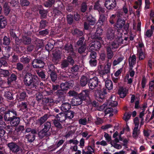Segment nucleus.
Returning <instances> with one entry per match:
<instances>
[{
  "mask_svg": "<svg viewBox=\"0 0 154 154\" xmlns=\"http://www.w3.org/2000/svg\"><path fill=\"white\" fill-rule=\"evenodd\" d=\"M24 84L34 90L38 89L40 81L38 76L31 72H27L23 77Z\"/></svg>",
  "mask_w": 154,
  "mask_h": 154,
  "instance_id": "obj_1",
  "label": "nucleus"
},
{
  "mask_svg": "<svg viewBox=\"0 0 154 154\" xmlns=\"http://www.w3.org/2000/svg\"><path fill=\"white\" fill-rule=\"evenodd\" d=\"M11 112L8 117L4 120L6 122H9L13 126H16L19 125L20 121V119L17 117V113L15 109Z\"/></svg>",
  "mask_w": 154,
  "mask_h": 154,
  "instance_id": "obj_2",
  "label": "nucleus"
},
{
  "mask_svg": "<svg viewBox=\"0 0 154 154\" xmlns=\"http://www.w3.org/2000/svg\"><path fill=\"white\" fill-rule=\"evenodd\" d=\"M22 143H17L15 142H11L7 144V146L10 150L16 154H23V149Z\"/></svg>",
  "mask_w": 154,
  "mask_h": 154,
  "instance_id": "obj_3",
  "label": "nucleus"
},
{
  "mask_svg": "<svg viewBox=\"0 0 154 154\" xmlns=\"http://www.w3.org/2000/svg\"><path fill=\"white\" fill-rule=\"evenodd\" d=\"M129 23H125V21L124 19L119 18H118L114 26V28L118 31L123 28L126 32L129 31Z\"/></svg>",
  "mask_w": 154,
  "mask_h": 154,
  "instance_id": "obj_4",
  "label": "nucleus"
},
{
  "mask_svg": "<svg viewBox=\"0 0 154 154\" xmlns=\"http://www.w3.org/2000/svg\"><path fill=\"white\" fill-rule=\"evenodd\" d=\"M89 91L87 90L83 91L81 93L79 94L75 98V102L76 103V105H81L83 101L85 100L87 98H88Z\"/></svg>",
  "mask_w": 154,
  "mask_h": 154,
  "instance_id": "obj_5",
  "label": "nucleus"
},
{
  "mask_svg": "<svg viewBox=\"0 0 154 154\" xmlns=\"http://www.w3.org/2000/svg\"><path fill=\"white\" fill-rule=\"evenodd\" d=\"M96 20L92 15H90L86 17V21L84 23V29L88 30L91 28V26L94 25L96 23Z\"/></svg>",
  "mask_w": 154,
  "mask_h": 154,
  "instance_id": "obj_6",
  "label": "nucleus"
},
{
  "mask_svg": "<svg viewBox=\"0 0 154 154\" xmlns=\"http://www.w3.org/2000/svg\"><path fill=\"white\" fill-rule=\"evenodd\" d=\"M14 109H8L5 107L3 103L2 104H0V113L1 114L4 115V119L5 120L6 117H8L11 112H13Z\"/></svg>",
  "mask_w": 154,
  "mask_h": 154,
  "instance_id": "obj_7",
  "label": "nucleus"
},
{
  "mask_svg": "<svg viewBox=\"0 0 154 154\" xmlns=\"http://www.w3.org/2000/svg\"><path fill=\"white\" fill-rule=\"evenodd\" d=\"M139 119L138 117H136L134 119V123L135 126L133 130L132 136L134 138H136L138 137L139 134L140 133V129H138L139 122Z\"/></svg>",
  "mask_w": 154,
  "mask_h": 154,
  "instance_id": "obj_8",
  "label": "nucleus"
},
{
  "mask_svg": "<svg viewBox=\"0 0 154 154\" xmlns=\"http://www.w3.org/2000/svg\"><path fill=\"white\" fill-rule=\"evenodd\" d=\"M34 68H43L45 65V63L41 59L36 58L34 59L32 63Z\"/></svg>",
  "mask_w": 154,
  "mask_h": 154,
  "instance_id": "obj_9",
  "label": "nucleus"
},
{
  "mask_svg": "<svg viewBox=\"0 0 154 154\" xmlns=\"http://www.w3.org/2000/svg\"><path fill=\"white\" fill-rule=\"evenodd\" d=\"M106 89L103 88L102 91H98L96 96L97 100L100 102H102L105 100L106 95L107 94Z\"/></svg>",
  "mask_w": 154,
  "mask_h": 154,
  "instance_id": "obj_10",
  "label": "nucleus"
},
{
  "mask_svg": "<svg viewBox=\"0 0 154 154\" xmlns=\"http://www.w3.org/2000/svg\"><path fill=\"white\" fill-rule=\"evenodd\" d=\"M37 132L35 129H32V130L29 134L25 135V137L27 139V141L29 143H31L35 140L36 135Z\"/></svg>",
  "mask_w": 154,
  "mask_h": 154,
  "instance_id": "obj_11",
  "label": "nucleus"
},
{
  "mask_svg": "<svg viewBox=\"0 0 154 154\" xmlns=\"http://www.w3.org/2000/svg\"><path fill=\"white\" fill-rule=\"evenodd\" d=\"M104 5L108 10H113L116 6V0H106Z\"/></svg>",
  "mask_w": 154,
  "mask_h": 154,
  "instance_id": "obj_12",
  "label": "nucleus"
},
{
  "mask_svg": "<svg viewBox=\"0 0 154 154\" xmlns=\"http://www.w3.org/2000/svg\"><path fill=\"white\" fill-rule=\"evenodd\" d=\"M98 84V79L97 77H94L89 79L88 85L89 88L91 90L95 88L97 86Z\"/></svg>",
  "mask_w": 154,
  "mask_h": 154,
  "instance_id": "obj_13",
  "label": "nucleus"
},
{
  "mask_svg": "<svg viewBox=\"0 0 154 154\" xmlns=\"http://www.w3.org/2000/svg\"><path fill=\"white\" fill-rule=\"evenodd\" d=\"M101 41L96 40L92 42L90 46L89 50L92 51H97L101 47Z\"/></svg>",
  "mask_w": 154,
  "mask_h": 154,
  "instance_id": "obj_14",
  "label": "nucleus"
},
{
  "mask_svg": "<svg viewBox=\"0 0 154 154\" xmlns=\"http://www.w3.org/2000/svg\"><path fill=\"white\" fill-rule=\"evenodd\" d=\"M107 18V15L104 14H100L99 19L97 23H99L98 25L100 26L103 25L106 21Z\"/></svg>",
  "mask_w": 154,
  "mask_h": 154,
  "instance_id": "obj_15",
  "label": "nucleus"
},
{
  "mask_svg": "<svg viewBox=\"0 0 154 154\" xmlns=\"http://www.w3.org/2000/svg\"><path fill=\"white\" fill-rule=\"evenodd\" d=\"M106 39L109 41L113 40L115 37V32L113 30L110 29L108 30L106 35Z\"/></svg>",
  "mask_w": 154,
  "mask_h": 154,
  "instance_id": "obj_16",
  "label": "nucleus"
},
{
  "mask_svg": "<svg viewBox=\"0 0 154 154\" xmlns=\"http://www.w3.org/2000/svg\"><path fill=\"white\" fill-rule=\"evenodd\" d=\"M71 108V104L68 102H66L62 104L60 106V109L62 111L64 112L69 111Z\"/></svg>",
  "mask_w": 154,
  "mask_h": 154,
  "instance_id": "obj_17",
  "label": "nucleus"
},
{
  "mask_svg": "<svg viewBox=\"0 0 154 154\" xmlns=\"http://www.w3.org/2000/svg\"><path fill=\"white\" fill-rule=\"evenodd\" d=\"M110 46H107L106 48L107 57L109 60H111L114 55L113 52Z\"/></svg>",
  "mask_w": 154,
  "mask_h": 154,
  "instance_id": "obj_18",
  "label": "nucleus"
},
{
  "mask_svg": "<svg viewBox=\"0 0 154 154\" xmlns=\"http://www.w3.org/2000/svg\"><path fill=\"white\" fill-rule=\"evenodd\" d=\"M10 76L7 78V83L8 85H11L12 83L15 82L17 79V75L14 73L10 74Z\"/></svg>",
  "mask_w": 154,
  "mask_h": 154,
  "instance_id": "obj_19",
  "label": "nucleus"
},
{
  "mask_svg": "<svg viewBox=\"0 0 154 154\" xmlns=\"http://www.w3.org/2000/svg\"><path fill=\"white\" fill-rule=\"evenodd\" d=\"M128 91L126 88L121 87L118 90V93L121 98H123L126 96Z\"/></svg>",
  "mask_w": 154,
  "mask_h": 154,
  "instance_id": "obj_20",
  "label": "nucleus"
},
{
  "mask_svg": "<svg viewBox=\"0 0 154 154\" xmlns=\"http://www.w3.org/2000/svg\"><path fill=\"white\" fill-rule=\"evenodd\" d=\"M11 58L10 59V62L12 63L17 62L19 60V56H21L22 55H19L17 53H11Z\"/></svg>",
  "mask_w": 154,
  "mask_h": 154,
  "instance_id": "obj_21",
  "label": "nucleus"
},
{
  "mask_svg": "<svg viewBox=\"0 0 154 154\" xmlns=\"http://www.w3.org/2000/svg\"><path fill=\"white\" fill-rule=\"evenodd\" d=\"M7 24V19L4 16L1 15L0 16V28L3 29Z\"/></svg>",
  "mask_w": 154,
  "mask_h": 154,
  "instance_id": "obj_22",
  "label": "nucleus"
},
{
  "mask_svg": "<svg viewBox=\"0 0 154 154\" xmlns=\"http://www.w3.org/2000/svg\"><path fill=\"white\" fill-rule=\"evenodd\" d=\"M56 118L60 122H63L67 119L65 113L60 112L56 115Z\"/></svg>",
  "mask_w": 154,
  "mask_h": 154,
  "instance_id": "obj_23",
  "label": "nucleus"
},
{
  "mask_svg": "<svg viewBox=\"0 0 154 154\" xmlns=\"http://www.w3.org/2000/svg\"><path fill=\"white\" fill-rule=\"evenodd\" d=\"M89 81L88 78L85 76H83L80 79V84L82 87H84L88 83Z\"/></svg>",
  "mask_w": 154,
  "mask_h": 154,
  "instance_id": "obj_24",
  "label": "nucleus"
},
{
  "mask_svg": "<svg viewBox=\"0 0 154 154\" xmlns=\"http://www.w3.org/2000/svg\"><path fill=\"white\" fill-rule=\"evenodd\" d=\"M71 32L73 35L77 37L82 36L83 34V32L77 28L75 29Z\"/></svg>",
  "mask_w": 154,
  "mask_h": 154,
  "instance_id": "obj_25",
  "label": "nucleus"
},
{
  "mask_svg": "<svg viewBox=\"0 0 154 154\" xmlns=\"http://www.w3.org/2000/svg\"><path fill=\"white\" fill-rule=\"evenodd\" d=\"M27 96L25 91H23L18 94L17 98L19 101H22L27 99Z\"/></svg>",
  "mask_w": 154,
  "mask_h": 154,
  "instance_id": "obj_26",
  "label": "nucleus"
},
{
  "mask_svg": "<svg viewBox=\"0 0 154 154\" xmlns=\"http://www.w3.org/2000/svg\"><path fill=\"white\" fill-rule=\"evenodd\" d=\"M61 58V56L60 53L58 52L57 51L54 52L53 54L52 59L53 61L54 62L56 63V64H57Z\"/></svg>",
  "mask_w": 154,
  "mask_h": 154,
  "instance_id": "obj_27",
  "label": "nucleus"
},
{
  "mask_svg": "<svg viewBox=\"0 0 154 154\" xmlns=\"http://www.w3.org/2000/svg\"><path fill=\"white\" fill-rule=\"evenodd\" d=\"M4 12L5 15L7 16L9 14L11 11V9L7 2H5L3 6Z\"/></svg>",
  "mask_w": 154,
  "mask_h": 154,
  "instance_id": "obj_28",
  "label": "nucleus"
},
{
  "mask_svg": "<svg viewBox=\"0 0 154 154\" xmlns=\"http://www.w3.org/2000/svg\"><path fill=\"white\" fill-rule=\"evenodd\" d=\"M49 118V115L48 114H45L43 116L41 117L38 119V123L41 125L45 123V122Z\"/></svg>",
  "mask_w": 154,
  "mask_h": 154,
  "instance_id": "obj_29",
  "label": "nucleus"
},
{
  "mask_svg": "<svg viewBox=\"0 0 154 154\" xmlns=\"http://www.w3.org/2000/svg\"><path fill=\"white\" fill-rule=\"evenodd\" d=\"M24 130V126L23 125H20L16 127L14 131V134L15 135H20L22 131Z\"/></svg>",
  "mask_w": 154,
  "mask_h": 154,
  "instance_id": "obj_30",
  "label": "nucleus"
},
{
  "mask_svg": "<svg viewBox=\"0 0 154 154\" xmlns=\"http://www.w3.org/2000/svg\"><path fill=\"white\" fill-rule=\"evenodd\" d=\"M105 86L108 90L112 89L113 85L112 82L109 79L106 80L105 81Z\"/></svg>",
  "mask_w": 154,
  "mask_h": 154,
  "instance_id": "obj_31",
  "label": "nucleus"
},
{
  "mask_svg": "<svg viewBox=\"0 0 154 154\" xmlns=\"http://www.w3.org/2000/svg\"><path fill=\"white\" fill-rule=\"evenodd\" d=\"M10 71L9 70L1 69L0 74L3 77L7 78L9 77L10 75Z\"/></svg>",
  "mask_w": 154,
  "mask_h": 154,
  "instance_id": "obj_32",
  "label": "nucleus"
},
{
  "mask_svg": "<svg viewBox=\"0 0 154 154\" xmlns=\"http://www.w3.org/2000/svg\"><path fill=\"white\" fill-rule=\"evenodd\" d=\"M56 0H47L44 3V5L46 8L52 7L55 3Z\"/></svg>",
  "mask_w": 154,
  "mask_h": 154,
  "instance_id": "obj_33",
  "label": "nucleus"
},
{
  "mask_svg": "<svg viewBox=\"0 0 154 154\" xmlns=\"http://www.w3.org/2000/svg\"><path fill=\"white\" fill-rule=\"evenodd\" d=\"M4 97L8 100H14V98L12 96V94L10 91H5L3 95Z\"/></svg>",
  "mask_w": 154,
  "mask_h": 154,
  "instance_id": "obj_34",
  "label": "nucleus"
},
{
  "mask_svg": "<svg viewBox=\"0 0 154 154\" xmlns=\"http://www.w3.org/2000/svg\"><path fill=\"white\" fill-rule=\"evenodd\" d=\"M9 64L7 61L3 57L0 58V68L2 67H8Z\"/></svg>",
  "mask_w": 154,
  "mask_h": 154,
  "instance_id": "obj_35",
  "label": "nucleus"
},
{
  "mask_svg": "<svg viewBox=\"0 0 154 154\" xmlns=\"http://www.w3.org/2000/svg\"><path fill=\"white\" fill-rule=\"evenodd\" d=\"M48 73L50 76L51 81L53 82H56L57 79V74L56 71Z\"/></svg>",
  "mask_w": 154,
  "mask_h": 154,
  "instance_id": "obj_36",
  "label": "nucleus"
},
{
  "mask_svg": "<svg viewBox=\"0 0 154 154\" xmlns=\"http://www.w3.org/2000/svg\"><path fill=\"white\" fill-rule=\"evenodd\" d=\"M39 13L40 14V18L41 19H45L47 17V11L44 9H40L39 10Z\"/></svg>",
  "mask_w": 154,
  "mask_h": 154,
  "instance_id": "obj_37",
  "label": "nucleus"
},
{
  "mask_svg": "<svg viewBox=\"0 0 154 154\" xmlns=\"http://www.w3.org/2000/svg\"><path fill=\"white\" fill-rule=\"evenodd\" d=\"M31 57L28 56H23L20 59V61L21 62L24 64H28L29 63Z\"/></svg>",
  "mask_w": 154,
  "mask_h": 154,
  "instance_id": "obj_38",
  "label": "nucleus"
},
{
  "mask_svg": "<svg viewBox=\"0 0 154 154\" xmlns=\"http://www.w3.org/2000/svg\"><path fill=\"white\" fill-rule=\"evenodd\" d=\"M108 46H110L112 50L117 48L119 46V42L115 40L110 42Z\"/></svg>",
  "mask_w": 154,
  "mask_h": 154,
  "instance_id": "obj_39",
  "label": "nucleus"
},
{
  "mask_svg": "<svg viewBox=\"0 0 154 154\" xmlns=\"http://www.w3.org/2000/svg\"><path fill=\"white\" fill-rule=\"evenodd\" d=\"M65 114L67 119H72L74 116V112L73 111L70 110L67 112H64Z\"/></svg>",
  "mask_w": 154,
  "mask_h": 154,
  "instance_id": "obj_40",
  "label": "nucleus"
},
{
  "mask_svg": "<svg viewBox=\"0 0 154 154\" xmlns=\"http://www.w3.org/2000/svg\"><path fill=\"white\" fill-rule=\"evenodd\" d=\"M21 48L22 47L20 46L19 45H15L13 48V49L15 52H13V53H17L19 55H22V52L20 50V48Z\"/></svg>",
  "mask_w": 154,
  "mask_h": 154,
  "instance_id": "obj_41",
  "label": "nucleus"
},
{
  "mask_svg": "<svg viewBox=\"0 0 154 154\" xmlns=\"http://www.w3.org/2000/svg\"><path fill=\"white\" fill-rule=\"evenodd\" d=\"M51 124L49 122H47L44 123V127L42 130L45 132H48L51 128Z\"/></svg>",
  "mask_w": 154,
  "mask_h": 154,
  "instance_id": "obj_42",
  "label": "nucleus"
},
{
  "mask_svg": "<svg viewBox=\"0 0 154 154\" xmlns=\"http://www.w3.org/2000/svg\"><path fill=\"white\" fill-rule=\"evenodd\" d=\"M110 69L109 67H107L105 66L104 69L100 71L99 73L101 75H102V77L104 79V76L106 74L109 73L110 72Z\"/></svg>",
  "mask_w": 154,
  "mask_h": 154,
  "instance_id": "obj_43",
  "label": "nucleus"
},
{
  "mask_svg": "<svg viewBox=\"0 0 154 154\" xmlns=\"http://www.w3.org/2000/svg\"><path fill=\"white\" fill-rule=\"evenodd\" d=\"M48 22L46 20L42 19L40 22V25L39 27V29H45L47 26Z\"/></svg>",
  "mask_w": 154,
  "mask_h": 154,
  "instance_id": "obj_44",
  "label": "nucleus"
},
{
  "mask_svg": "<svg viewBox=\"0 0 154 154\" xmlns=\"http://www.w3.org/2000/svg\"><path fill=\"white\" fill-rule=\"evenodd\" d=\"M48 73L56 71L55 70L57 68L52 63L50 62L48 63Z\"/></svg>",
  "mask_w": 154,
  "mask_h": 154,
  "instance_id": "obj_45",
  "label": "nucleus"
},
{
  "mask_svg": "<svg viewBox=\"0 0 154 154\" xmlns=\"http://www.w3.org/2000/svg\"><path fill=\"white\" fill-rule=\"evenodd\" d=\"M60 122L58 120H57L56 119L53 120V124L55 127L59 130L63 128L62 125L60 123Z\"/></svg>",
  "mask_w": 154,
  "mask_h": 154,
  "instance_id": "obj_46",
  "label": "nucleus"
},
{
  "mask_svg": "<svg viewBox=\"0 0 154 154\" xmlns=\"http://www.w3.org/2000/svg\"><path fill=\"white\" fill-rule=\"evenodd\" d=\"M86 48L87 45L86 44H85L82 45L80 46L78 48V52L80 54L84 53L86 50Z\"/></svg>",
  "mask_w": 154,
  "mask_h": 154,
  "instance_id": "obj_47",
  "label": "nucleus"
},
{
  "mask_svg": "<svg viewBox=\"0 0 154 154\" xmlns=\"http://www.w3.org/2000/svg\"><path fill=\"white\" fill-rule=\"evenodd\" d=\"M22 41L25 45L30 44L31 42V39L30 38L26 36H23Z\"/></svg>",
  "mask_w": 154,
  "mask_h": 154,
  "instance_id": "obj_48",
  "label": "nucleus"
},
{
  "mask_svg": "<svg viewBox=\"0 0 154 154\" xmlns=\"http://www.w3.org/2000/svg\"><path fill=\"white\" fill-rule=\"evenodd\" d=\"M136 57L135 55H132V57H130L129 59V64L134 65L136 63Z\"/></svg>",
  "mask_w": 154,
  "mask_h": 154,
  "instance_id": "obj_49",
  "label": "nucleus"
},
{
  "mask_svg": "<svg viewBox=\"0 0 154 154\" xmlns=\"http://www.w3.org/2000/svg\"><path fill=\"white\" fill-rule=\"evenodd\" d=\"M85 38L84 36H82L80 38L76 43V45L79 46H80L82 45L85 44H86L85 42Z\"/></svg>",
  "mask_w": 154,
  "mask_h": 154,
  "instance_id": "obj_50",
  "label": "nucleus"
},
{
  "mask_svg": "<svg viewBox=\"0 0 154 154\" xmlns=\"http://www.w3.org/2000/svg\"><path fill=\"white\" fill-rule=\"evenodd\" d=\"M37 73L38 76L43 80H45L47 79V78H46L45 72L43 71H38L37 72Z\"/></svg>",
  "mask_w": 154,
  "mask_h": 154,
  "instance_id": "obj_51",
  "label": "nucleus"
},
{
  "mask_svg": "<svg viewBox=\"0 0 154 154\" xmlns=\"http://www.w3.org/2000/svg\"><path fill=\"white\" fill-rule=\"evenodd\" d=\"M91 37L93 39H95L96 40L101 41V42L102 41L101 35L97 34L95 32L94 34L91 35Z\"/></svg>",
  "mask_w": 154,
  "mask_h": 154,
  "instance_id": "obj_52",
  "label": "nucleus"
},
{
  "mask_svg": "<svg viewBox=\"0 0 154 154\" xmlns=\"http://www.w3.org/2000/svg\"><path fill=\"white\" fill-rule=\"evenodd\" d=\"M67 21L69 24V25L72 24L74 21L73 15L71 14L67 15Z\"/></svg>",
  "mask_w": 154,
  "mask_h": 154,
  "instance_id": "obj_53",
  "label": "nucleus"
},
{
  "mask_svg": "<svg viewBox=\"0 0 154 154\" xmlns=\"http://www.w3.org/2000/svg\"><path fill=\"white\" fill-rule=\"evenodd\" d=\"M20 4L22 7H27L29 6L30 3L28 0H20Z\"/></svg>",
  "mask_w": 154,
  "mask_h": 154,
  "instance_id": "obj_54",
  "label": "nucleus"
},
{
  "mask_svg": "<svg viewBox=\"0 0 154 154\" xmlns=\"http://www.w3.org/2000/svg\"><path fill=\"white\" fill-rule=\"evenodd\" d=\"M3 44L5 45H9L11 42L10 40L9 37L6 36H4L3 39Z\"/></svg>",
  "mask_w": 154,
  "mask_h": 154,
  "instance_id": "obj_55",
  "label": "nucleus"
},
{
  "mask_svg": "<svg viewBox=\"0 0 154 154\" xmlns=\"http://www.w3.org/2000/svg\"><path fill=\"white\" fill-rule=\"evenodd\" d=\"M64 91L61 89L57 90L56 91L54 92V95H57L58 97H63Z\"/></svg>",
  "mask_w": 154,
  "mask_h": 154,
  "instance_id": "obj_56",
  "label": "nucleus"
},
{
  "mask_svg": "<svg viewBox=\"0 0 154 154\" xmlns=\"http://www.w3.org/2000/svg\"><path fill=\"white\" fill-rule=\"evenodd\" d=\"M69 65L68 62L66 59H64L62 61L61 63V67L62 69H65Z\"/></svg>",
  "mask_w": 154,
  "mask_h": 154,
  "instance_id": "obj_57",
  "label": "nucleus"
},
{
  "mask_svg": "<svg viewBox=\"0 0 154 154\" xmlns=\"http://www.w3.org/2000/svg\"><path fill=\"white\" fill-rule=\"evenodd\" d=\"M87 5L85 2H83L80 7V11L82 13H85L87 10Z\"/></svg>",
  "mask_w": 154,
  "mask_h": 154,
  "instance_id": "obj_58",
  "label": "nucleus"
},
{
  "mask_svg": "<svg viewBox=\"0 0 154 154\" xmlns=\"http://www.w3.org/2000/svg\"><path fill=\"white\" fill-rule=\"evenodd\" d=\"M131 115V112L128 113H125L123 116V119L125 122L128 121L130 119Z\"/></svg>",
  "mask_w": 154,
  "mask_h": 154,
  "instance_id": "obj_59",
  "label": "nucleus"
},
{
  "mask_svg": "<svg viewBox=\"0 0 154 154\" xmlns=\"http://www.w3.org/2000/svg\"><path fill=\"white\" fill-rule=\"evenodd\" d=\"M73 48V45L71 44H67L64 47V49L66 53L69 52V51L72 50Z\"/></svg>",
  "mask_w": 154,
  "mask_h": 154,
  "instance_id": "obj_60",
  "label": "nucleus"
},
{
  "mask_svg": "<svg viewBox=\"0 0 154 154\" xmlns=\"http://www.w3.org/2000/svg\"><path fill=\"white\" fill-rule=\"evenodd\" d=\"M95 51H91L89 50V51L91 52L89 56V59H96L97 53Z\"/></svg>",
  "mask_w": 154,
  "mask_h": 154,
  "instance_id": "obj_61",
  "label": "nucleus"
},
{
  "mask_svg": "<svg viewBox=\"0 0 154 154\" xmlns=\"http://www.w3.org/2000/svg\"><path fill=\"white\" fill-rule=\"evenodd\" d=\"M110 143L112 146H113L115 148L119 149H122V146L120 144L115 143L114 142L111 141Z\"/></svg>",
  "mask_w": 154,
  "mask_h": 154,
  "instance_id": "obj_62",
  "label": "nucleus"
},
{
  "mask_svg": "<svg viewBox=\"0 0 154 154\" xmlns=\"http://www.w3.org/2000/svg\"><path fill=\"white\" fill-rule=\"evenodd\" d=\"M89 63L92 67L96 66L97 63V61L96 59H90Z\"/></svg>",
  "mask_w": 154,
  "mask_h": 154,
  "instance_id": "obj_63",
  "label": "nucleus"
},
{
  "mask_svg": "<svg viewBox=\"0 0 154 154\" xmlns=\"http://www.w3.org/2000/svg\"><path fill=\"white\" fill-rule=\"evenodd\" d=\"M137 55L138 56L139 59L140 60H144L145 57V54L142 51L138 52Z\"/></svg>",
  "mask_w": 154,
  "mask_h": 154,
  "instance_id": "obj_64",
  "label": "nucleus"
}]
</instances>
